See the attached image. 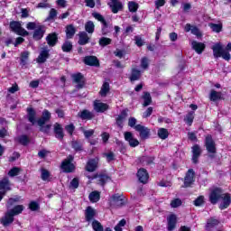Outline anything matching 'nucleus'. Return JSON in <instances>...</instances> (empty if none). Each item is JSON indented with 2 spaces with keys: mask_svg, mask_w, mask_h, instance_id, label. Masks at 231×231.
<instances>
[{
  "mask_svg": "<svg viewBox=\"0 0 231 231\" xmlns=\"http://www.w3.org/2000/svg\"><path fill=\"white\" fill-rule=\"evenodd\" d=\"M211 50H213V57L215 59H219L223 58L224 60H230L231 55L230 52L225 51V48H223V44L221 42H217L215 43L212 47Z\"/></svg>",
  "mask_w": 231,
  "mask_h": 231,
  "instance_id": "nucleus-1",
  "label": "nucleus"
},
{
  "mask_svg": "<svg viewBox=\"0 0 231 231\" xmlns=\"http://www.w3.org/2000/svg\"><path fill=\"white\" fill-rule=\"evenodd\" d=\"M196 182V171L194 169H189L183 178V189H190Z\"/></svg>",
  "mask_w": 231,
  "mask_h": 231,
  "instance_id": "nucleus-2",
  "label": "nucleus"
},
{
  "mask_svg": "<svg viewBox=\"0 0 231 231\" xmlns=\"http://www.w3.org/2000/svg\"><path fill=\"white\" fill-rule=\"evenodd\" d=\"M74 160H75V157L69 154L65 160L61 162V169L63 172L69 174L73 172L75 169H77V167L73 164Z\"/></svg>",
  "mask_w": 231,
  "mask_h": 231,
  "instance_id": "nucleus-3",
  "label": "nucleus"
},
{
  "mask_svg": "<svg viewBox=\"0 0 231 231\" xmlns=\"http://www.w3.org/2000/svg\"><path fill=\"white\" fill-rule=\"evenodd\" d=\"M204 144L206 150L209 154H216V152H217V148L216 147V141H214V138H212V134L206 135Z\"/></svg>",
  "mask_w": 231,
  "mask_h": 231,
  "instance_id": "nucleus-4",
  "label": "nucleus"
},
{
  "mask_svg": "<svg viewBox=\"0 0 231 231\" xmlns=\"http://www.w3.org/2000/svg\"><path fill=\"white\" fill-rule=\"evenodd\" d=\"M223 197V189L214 188L209 193V201L211 205H217L219 199Z\"/></svg>",
  "mask_w": 231,
  "mask_h": 231,
  "instance_id": "nucleus-5",
  "label": "nucleus"
},
{
  "mask_svg": "<svg viewBox=\"0 0 231 231\" xmlns=\"http://www.w3.org/2000/svg\"><path fill=\"white\" fill-rule=\"evenodd\" d=\"M97 185L101 187H106V184L108 181H111V177L106 173H96L92 177H88V180H97Z\"/></svg>",
  "mask_w": 231,
  "mask_h": 231,
  "instance_id": "nucleus-6",
  "label": "nucleus"
},
{
  "mask_svg": "<svg viewBox=\"0 0 231 231\" xmlns=\"http://www.w3.org/2000/svg\"><path fill=\"white\" fill-rule=\"evenodd\" d=\"M135 131L139 133V136L141 140H147L149 136H151V129L142 125H136L134 126Z\"/></svg>",
  "mask_w": 231,
  "mask_h": 231,
  "instance_id": "nucleus-7",
  "label": "nucleus"
},
{
  "mask_svg": "<svg viewBox=\"0 0 231 231\" xmlns=\"http://www.w3.org/2000/svg\"><path fill=\"white\" fill-rule=\"evenodd\" d=\"M137 178L143 185H147V183H149V172L145 168H140L137 171Z\"/></svg>",
  "mask_w": 231,
  "mask_h": 231,
  "instance_id": "nucleus-8",
  "label": "nucleus"
},
{
  "mask_svg": "<svg viewBox=\"0 0 231 231\" xmlns=\"http://www.w3.org/2000/svg\"><path fill=\"white\" fill-rule=\"evenodd\" d=\"M50 59V50L48 47L42 48L39 56L36 59L38 64H44Z\"/></svg>",
  "mask_w": 231,
  "mask_h": 231,
  "instance_id": "nucleus-9",
  "label": "nucleus"
},
{
  "mask_svg": "<svg viewBox=\"0 0 231 231\" xmlns=\"http://www.w3.org/2000/svg\"><path fill=\"white\" fill-rule=\"evenodd\" d=\"M73 82L77 85L78 89H82L86 86V79L84 75L80 72L72 75Z\"/></svg>",
  "mask_w": 231,
  "mask_h": 231,
  "instance_id": "nucleus-10",
  "label": "nucleus"
},
{
  "mask_svg": "<svg viewBox=\"0 0 231 231\" xmlns=\"http://www.w3.org/2000/svg\"><path fill=\"white\" fill-rule=\"evenodd\" d=\"M45 41H46L48 46H50V48H53V47L57 46V43L59 42V33H57V32L49 33L46 36Z\"/></svg>",
  "mask_w": 231,
  "mask_h": 231,
  "instance_id": "nucleus-11",
  "label": "nucleus"
},
{
  "mask_svg": "<svg viewBox=\"0 0 231 231\" xmlns=\"http://www.w3.org/2000/svg\"><path fill=\"white\" fill-rule=\"evenodd\" d=\"M125 142H128L130 147H138L140 145V141L134 138L133 133L131 132H125L124 134Z\"/></svg>",
  "mask_w": 231,
  "mask_h": 231,
  "instance_id": "nucleus-12",
  "label": "nucleus"
},
{
  "mask_svg": "<svg viewBox=\"0 0 231 231\" xmlns=\"http://www.w3.org/2000/svg\"><path fill=\"white\" fill-rule=\"evenodd\" d=\"M86 66H93L95 68H100V60L97 56H86L83 60Z\"/></svg>",
  "mask_w": 231,
  "mask_h": 231,
  "instance_id": "nucleus-13",
  "label": "nucleus"
},
{
  "mask_svg": "<svg viewBox=\"0 0 231 231\" xmlns=\"http://www.w3.org/2000/svg\"><path fill=\"white\" fill-rule=\"evenodd\" d=\"M192 163L195 165L199 162V156H201V147H199V144H194L192 147Z\"/></svg>",
  "mask_w": 231,
  "mask_h": 231,
  "instance_id": "nucleus-14",
  "label": "nucleus"
},
{
  "mask_svg": "<svg viewBox=\"0 0 231 231\" xmlns=\"http://www.w3.org/2000/svg\"><path fill=\"white\" fill-rule=\"evenodd\" d=\"M95 216H97V210L91 206L87 207L85 209V221H87V223L95 221Z\"/></svg>",
  "mask_w": 231,
  "mask_h": 231,
  "instance_id": "nucleus-15",
  "label": "nucleus"
},
{
  "mask_svg": "<svg viewBox=\"0 0 231 231\" xmlns=\"http://www.w3.org/2000/svg\"><path fill=\"white\" fill-rule=\"evenodd\" d=\"M53 133L55 134V138L62 142L64 140V128H62V125L59 123L54 124Z\"/></svg>",
  "mask_w": 231,
  "mask_h": 231,
  "instance_id": "nucleus-16",
  "label": "nucleus"
},
{
  "mask_svg": "<svg viewBox=\"0 0 231 231\" xmlns=\"http://www.w3.org/2000/svg\"><path fill=\"white\" fill-rule=\"evenodd\" d=\"M127 113H129V109L125 108L121 111L120 115L117 116L116 118V124L117 127H124V122H125V119L127 118Z\"/></svg>",
  "mask_w": 231,
  "mask_h": 231,
  "instance_id": "nucleus-17",
  "label": "nucleus"
},
{
  "mask_svg": "<svg viewBox=\"0 0 231 231\" xmlns=\"http://www.w3.org/2000/svg\"><path fill=\"white\" fill-rule=\"evenodd\" d=\"M154 160H156L154 156L143 155L137 158V163L141 165H154Z\"/></svg>",
  "mask_w": 231,
  "mask_h": 231,
  "instance_id": "nucleus-18",
  "label": "nucleus"
},
{
  "mask_svg": "<svg viewBox=\"0 0 231 231\" xmlns=\"http://www.w3.org/2000/svg\"><path fill=\"white\" fill-rule=\"evenodd\" d=\"M112 205H114V207H116L117 208L124 207V205H125L124 195H120V194L112 195Z\"/></svg>",
  "mask_w": 231,
  "mask_h": 231,
  "instance_id": "nucleus-19",
  "label": "nucleus"
},
{
  "mask_svg": "<svg viewBox=\"0 0 231 231\" xmlns=\"http://www.w3.org/2000/svg\"><path fill=\"white\" fill-rule=\"evenodd\" d=\"M184 32H186L187 33H189V32H191L192 35H196V37H198L199 39L200 37H203V34L201 33V31H199V28H198V26L191 25L190 23H186L184 27Z\"/></svg>",
  "mask_w": 231,
  "mask_h": 231,
  "instance_id": "nucleus-20",
  "label": "nucleus"
},
{
  "mask_svg": "<svg viewBox=\"0 0 231 231\" xmlns=\"http://www.w3.org/2000/svg\"><path fill=\"white\" fill-rule=\"evenodd\" d=\"M111 3L109 4V6L111 8L112 14H118L119 12H122L124 10V5L120 0H110Z\"/></svg>",
  "mask_w": 231,
  "mask_h": 231,
  "instance_id": "nucleus-21",
  "label": "nucleus"
},
{
  "mask_svg": "<svg viewBox=\"0 0 231 231\" xmlns=\"http://www.w3.org/2000/svg\"><path fill=\"white\" fill-rule=\"evenodd\" d=\"M220 199H222V203H220V205L218 206V208L220 210H225L226 208H228L230 207V204H231L230 193H224Z\"/></svg>",
  "mask_w": 231,
  "mask_h": 231,
  "instance_id": "nucleus-22",
  "label": "nucleus"
},
{
  "mask_svg": "<svg viewBox=\"0 0 231 231\" xmlns=\"http://www.w3.org/2000/svg\"><path fill=\"white\" fill-rule=\"evenodd\" d=\"M46 30H44V25H38L32 33V39L34 41H41L44 37Z\"/></svg>",
  "mask_w": 231,
  "mask_h": 231,
  "instance_id": "nucleus-23",
  "label": "nucleus"
},
{
  "mask_svg": "<svg viewBox=\"0 0 231 231\" xmlns=\"http://www.w3.org/2000/svg\"><path fill=\"white\" fill-rule=\"evenodd\" d=\"M168 225H167V230L172 231L174 228H176V225H178V217H176V214H171L167 217Z\"/></svg>",
  "mask_w": 231,
  "mask_h": 231,
  "instance_id": "nucleus-24",
  "label": "nucleus"
},
{
  "mask_svg": "<svg viewBox=\"0 0 231 231\" xmlns=\"http://www.w3.org/2000/svg\"><path fill=\"white\" fill-rule=\"evenodd\" d=\"M14 216L10 211H7L5 217L0 219V223L3 226H9V225L14 223Z\"/></svg>",
  "mask_w": 231,
  "mask_h": 231,
  "instance_id": "nucleus-25",
  "label": "nucleus"
},
{
  "mask_svg": "<svg viewBox=\"0 0 231 231\" xmlns=\"http://www.w3.org/2000/svg\"><path fill=\"white\" fill-rule=\"evenodd\" d=\"M78 116L81 120H93V118H95V115L93 114V112H91L88 109L80 110L78 113Z\"/></svg>",
  "mask_w": 231,
  "mask_h": 231,
  "instance_id": "nucleus-26",
  "label": "nucleus"
},
{
  "mask_svg": "<svg viewBox=\"0 0 231 231\" xmlns=\"http://www.w3.org/2000/svg\"><path fill=\"white\" fill-rule=\"evenodd\" d=\"M94 110L96 113H106L109 109V105L103 102H94Z\"/></svg>",
  "mask_w": 231,
  "mask_h": 231,
  "instance_id": "nucleus-27",
  "label": "nucleus"
},
{
  "mask_svg": "<svg viewBox=\"0 0 231 231\" xmlns=\"http://www.w3.org/2000/svg\"><path fill=\"white\" fill-rule=\"evenodd\" d=\"M191 46L196 53H198V55H201V53H203V51H205V49L207 48V45H205V43L196 41L192 42Z\"/></svg>",
  "mask_w": 231,
  "mask_h": 231,
  "instance_id": "nucleus-28",
  "label": "nucleus"
},
{
  "mask_svg": "<svg viewBox=\"0 0 231 231\" xmlns=\"http://www.w3.org/2000/svg\"><path fill=\"white\" fill-rule=\"evenodd\" d=\"M26 111H27L28 121L31 124H32V125H35L37 122V119H36L37 112L33 109V107H27Z\"/></svg>",
  "mask_w": 231,
  "mask_h": 231,
  "instance_id": "nucleus-29",
  "label": "nucleus"
},
{
  "mask_svg": "<svg viewBox=\"0 0 231 231\" xmlns=\"http://www.w3.org/2000/svg\"><path fill=\"white\" fill-rule=\"evenodd\" d=\"M140 79H142V70L133 68L129 77L130 82H136V80H140Z\"/></svg>",
  "mask_w": 231,
  "mask_h": 231,
  "instance_id": "nucleus-30",
  "label": "nucleus"
},
{
  "mask_svg": "<svg viewBox=\"0 0 231 231\" xmlns=\"http://www.w3.org/2000/svg\"><path fill=\"white\" fill-rule=\"evenodd\" d=\"M79 37L78 43L79 46H86V44L89 43V36L88 35V32H79Z\"/></svg>",
  "mask_w": 231,
  "mask_h": 231,
  "instance_id": "nucleus-31",
  "label": "nucleus"
},
{
  "mask_svg": "<svg viewBox=\"0 0 231 231\" xmlns=\"http://www.w3.org/2000/svg\"><path fill=\"white\" fill-rule=\"evenodd\" d=\"M97 167H98V162H97L96 159H90L86 165V171L88 172H95L97 171Z\"/></svg>",
  "mask_w": 231,
  "mask_h": 231,
  "instance_id": "nucleus-32",
  "label": "nucleus"
},
{
  "mask_svg": "<svg viewBox=\"0 0 231 231\" xmlns=\"http://www.w3.org/2000/svg\"><path fill=\"white\" fill-rule=\"evenodd\" d=\"M21 200L22 198L19 195H16L13 198H9L5 207L6 208H12V207H14V205H17V203H21Z\"/></svg>",
  "mask_w": 231,
  "mask_h": 231,
  "instance_id": "nucleus-33",
  "label": "nucleus"
},
{
  "mask_svg": "<svg viewBox=\"0 0 231 231\" xmlns=\"http://www.w3.org/2000/svg\"><path fill=\"white\" fill-rule=\"evenodd\" d=\"M70 145L75 152H82V151H84V144L79 140L71 141Z\"/></svg>",
  "mask_w": 231,
  "mask_h": 231,
  "instance_id": "nucleus-34",
  "label": "nucleus"
},
{
  "mask_svg": "<svg viewBox=\"0 0 231 231\" xmlns=\"http://www.w3.org/2000/svg\"><path fill=\"white\" fill-rule=\"evenodd\" d=\"M65 33L67 39H73V37H75V33H77V29L73 24H69L66 26Z\"/></svg>",
  "mask_w": 231,
  "mask_h": 231,
  "instance_id": "nucleus-35",
  "label": "nucleus"
},
{
  "mask_svg": "<svg viewBox=\"0 0 231 231\" xmlns=\"http://www.w3.org/2000/svg\"><path fill=\"white\" fill-rule=\"evenodd\" d=\"M20 145H23V147H26L28 143H30V137L26 134H22L14 139Z\"/></svg>",
  "mask_w": 231,
  "mask_h": 231,
  "instance_id": "nucleus-36",
  "label": "nucleus"
},
{
  "mask_svg": "<svg viewBox=\"0 0 231 231\" xmlns=\"http://www.w3.org/2000/svg\"><path fill=\"white\" fill-rule=\"evenodd\" d=\"M142 98L143 100V107H147V106H151L152 104V97H151V93L147 91L143 92Z\"/></svg>",
  "mask_w": 231,
  "mask_h": 231,
  "instance_id": "nucleus-37",
  "label": "nucleus"
},
{
  "mask_svg": "<svg viewBox=\"0 0 231 231\" xmlns=\"http://www.w3.org/2000/svg\"><path fill=\"white\" fill-rule=\"evenodd\" d=\"M222 95L223 94L221 92L212 89L209 94V99L211 102H217V100H221V98H223Z\"/></svg>",
  "mask_w": 231,
  "mask_h": 231,
  "instance_id": "nucleus-38",
  "label": "nucleus"
},
{
  "mask_svg": "<svg viewBox=\"0 0 231 231\" xmlns=\"http://www.w3.org/2000/svg\"><path fill=\"white\" fill-rule=\"evenodd\" d=\"M88 199L91 203H98L100 201V191H92L88 196Z\"/></svg>",
  "mask_w": 231,
  "mask_h": 231,
  "instance_id": "nucleus-39",
  "label": "nucleus"
},
{
  "mask_svg": "<svg viewBox=\"0 0 231 231\" xmlns=\"http://www.w3.org/2000/svg\"><path fill=\"white\" fill-rule=\"evenodd\" d=\"M24 210L23 205H16L14 206L9 212H11L14 216H19V214H23V211Z\"/></svg>",
  "mask_w": 231,
  "mask_h": 231,
  "instance_id": "nucleus-40",
  "label": "nucleus"
},
{
  "mask_svg": "<svg viewBox=\"0 0 231 231\" xmlns=\"http://www.w3.org/2000/svg\"><path fill=\"white\" fill-rule=\"evenodd\" d=\"M21 26V22L17 21H11L9 23V28L11 32H14V33H16L20 30Z\"/></svg>",
  "mask_w": 231,
  "mask_h": 231,
  "instance_id": "nucleus-41",
  "label": "nucleus"
},
{
  "mask_svg": "<svg viewBox=\"0 0 231 231\" xmlns=\"http://www.w3.org/2000/svg\"><path fill=\"white\" fill-rule=\"evenodd\" d=\"M157 134L161 140H167V138H169V130L166 128H159Z\"/></svg>",
  "mask_w": 231,
  "mask_h": 231,
  "instance_id": "nucleus-42",
  "label": "nucleus"
},
{
  "mask_svg": "<svg viewBox=\"0 0 231 231\" xmlns=\"http://www.w3.org/2000/svg\"><path fill=\"white\" fill-rule=\"evenodd\" d=\"M61 50H62V51H64V53H69V51H71L73 50V43H71V42H69V41H66L62 44Z\"/></svg>",
  "mask_w": 231,
  "mask_h": 231,
  "instance_id": "nucleus-43",
  "label": "nucleus"
},
{
  "mask_svg": "<svg viewBox=\"0 0 231 231\" xmlns=\"http://www.w3.org/2000/svg\"><path fill=\"white\" fill-rule=\"evenodd\" d=\"M51 173H50V171L46 169H42V175L41 179L42 181H51Z\"/></svg>",
  "mask_w": 231,
  "mask_h": 231,
  "instance_id": "nucleus-44",
  "label": "nucleus"
},
{
  "mask_svg": "<svg viewBox=\"0 0 231 231\" xmlns=\"http://www.w3.org/2000/svg\"><path fill=\"white\" fill-rule=\"evenodd\" d=\"M109 83L107 82H104L102 87H101V89L99 91V95L101 97H107V93H109Z\"/></svg>",
  "mask_w": 231,
  "mask_h": 231,
  "instance_id": "nucleus-45",
  "label": "nucleus"
},
{
  "mask_svg": "<svg viewBox=\"0 0 231 231\" xmlns=\"http://www.w3.org/2000/svg\"><path fill=\"white\" fill-rule=\"evenodd\" d=\"M219 225V220L216 218H211L207 221L206 230H209L210 228H214V226H217Z\"/></svg>",
  "mask_w": 231,
  "mask_h": 231,
  "instance_id": "nucleus-46",
  "label": "nucleus"
},
{
  "mask_svg": "<svg viewBox=\"0 0 231 231\" xmlns=\"http://www.w3.org/2000/svg\"><path fill=\"white\" fill-rule=\"evenodd\" d=\"M111 42H113V40L111 38L101 37L99 39V46H101L102 48H106V46H109Z\"/></svg>",
  "mask_w": 231,
  "mask_h": 231,
  "instance_id": "nucleus-47",
  "label": "nucleus"
},
{
  "mask_svg": "<svg viewBox=\"0 0 231 231\" xmlns=\"http://www.w3.org/2000/svg\"><path fill=\"white\" fill-rule=\"evenodd\" d=\"M102 24V28H101V32H102V35H107V33H110L111 31L108 30V28H111V26H109V23H107V21H103L101 23Z\"/></svg>",
  "mask_w": 231,
  "mask_h": 231,
  "instance_id": "nucleus-48",
  "label": "nucleus"
},
{
  "mask_svg": "<svg viewBox=\"0 0 231 231\" xmlns=\"http://www.w3.org/2000/svg\"><path fill=\"white\" fill-rule=\"evenodd\" d=\"M29 210L32 212H37V210H41V205L35 200H32L29 203Z\"/></svg>",
  "mask_w": 231,
  "mask_h": 231,
  "instance_id": "nucleus-49",
  "label": "nucleus"
},
{
  "mask_svg": "<svg viewBox=\"0 0 231 231\" xmlns=\"http://www.w3.org/2000/svg\"><path fill=\"white\" fill-rule=\"evenodd\" d=\"M138 8H139L138 3L134 1L128 2L129 12H132L133 14H134L135 12H138Z\"/></svg>",
  "mask_w": 231,
  "mask_h": 231,
  "instance_id": "nucleus-50",
  "label": "nucleus"
},
{
  "mask_svg": "<svg viewBox=\"0 0 231 231\" xmlns=\"http://www.w3.org/2000/svg\"><path fill=\"white\" fill-rule=\"evenodd\" d=\"M92 228L94 231H104V226L98 220L92 221Z\"/></svg>",
  "mask_w": 231,
  "mask_h": 231,
  "instance_id": "nucleus-51",
  "label": "nucleus"
},
{
  "mask_svg": "<svg viewBox=\"0 0 231 231\" xmlns=\"http://www.w3.org/2000/svg\"><path fill=\"white\" fill-rule=\"evenodd\" d=\"M184 121L188 125H192V124L194 123V112H189Z\"/></svg>",
  "mask_w": 231,
  "mask_h": 231,
  "instance_id": "nucleus-52",
  "label": "nucleus"
},
{
  "mask_svg": "<svg viewBox=\"0 0 231 231\" xmlns=\"http://www.w3.org/2000/svg\"><path fill=\"white\" fill-rule=\"evenodd\" d=\"M85 30L88 33H93L95 32V23L92 21H88L85 24Z\"/></svg>",
  "mask_w": 231,
  "mask_h": 231,
  "instance_id": "nucleus-53",
  "label": "nucleus"
},
{
  "mask_svg": "<svg viewBox=\"0 0 231 231\" xmlns=\"http://www.w3.org/2000/svg\"><path fill=\"white\" fill-rule=\"evenodd\" d=\"M104 156L106 157L107 163H111V162H115L116 160L115 152H105Z\"/></svg>",
  "mask_w": 231,
  "mask_h": 231,
  "instance_id": "nucleus-54",
  "label": "nucleus"
},
{
  "mask_svg": "<svg viewBox=\"0 0 231 231\" xmlns=\"http://www.w3.org/2000/svg\"><path fill=\"white\" fill-rule=\"evenodd\" d=\"M210 28H211V30H213V32H216V33H219L223 30V24H221V23H211Z\"/></svg>",
  "mask_w": 231,
  "mask_h": 231,
  "instance_id": "nucleus-55",
  "label": "nucleus"
},
{
  "mask_svg": "<svg viewBox=\"0 0 231 231\" xmlns=\"http://www.w3.org/2000/svg\"><path fill=\"white\" fill-rule=\"evenodd\" d=\"M19 172H21V169L18 167H13L9 171H8V176L11 178H14V176H18Z\"/></svg>",
  "mask_w": 231,
  "mask_h": 231,
  "instance_id": "nucleus-56",
  "label": "nucleus"
},
{
  "mask_svg": "<svg viewBox=\"0 0 231 231\" xmlns=\"http://www.w3.org/2000/svg\"><path fill=\"white\" fill-rule=\"evenodd\" d=\"M28 57H30V52L23 51L21 53V64L23 66H26V61L28 60Z\"/></svg>",
  "mask_w": 231,
  "mask_h": 231,
  "instance_id": "nucleus-57",
  "label": "nucleus"
},
{
  "mask_svg": "<svg viewBox=\"0 0 231 231\" xmlns=\"http://www.w3.org/2000/svg\"><path fill=\"white\" fill-rule=\"evenodd\" d=\"M183 202L180 199H174L171 202V208H178V207H181Z\"/></svg>",
  "mask_w": 231,
  "mask_h": 231,
  "instance_id": "nucleus-58",
  "label": "nucleus"
},
{
  "mask_svg": "<svg viewBox=\"0 0 231 231\" xmlns=\"http://www.w3.org/2000/svg\"><path fill=\"white\" fill-rule=\"evenodd\" d=\"M204 204H205V197L204 196H199L194 200L195 207H201V205H204Z\"/></svg>",
  "mask_w": 231,
  "mask_h": 231,
  "instance_id": "nucleus-59",
  "label": "nucleus"
},
{
  "mask_svg": "<svg viewBox=\"0 0 231 231\" xmlns=\"http://www.w3.org/2000/svg\"><path fill=\"white\" fill-rule=\"evenodd\" d=\"M8 185H10L8 180L0 181V190H10V187H8Z\"/></svg>",
  "mask_w": 231,
  "mask_h": 231,
  "instance_id": "nucleus-60",
  "label": "nucleus"
},
{
  "mask_svg": "<svg viewBox=\"0 0 231 231\" xmlns=\"http://www.w3.org/2000/svg\"><path fill=\"white\" fill-rule=\"evenodd\" d=\"M141 68L143 69H149V58L143 57L141 60Z\"/></svg>",
  "mask_w": 231,
  "mask_h": 231,
  "instance_id": "nucleus-61",
  "label": "nucleus"
},
{
  "mask_svg": "<svg viewBox=\"0 0 231 231\" xmlns=\"http://www.w3.org/2000/svg\"><path fill=\"white\" fill-rule=\"evenodd\" d=\"M65 131L70 135L73 136V133H75V125L69 124L65 126Z\"/></svg>",
  "mask_w": 231,
  "mask_h": 231,
  "instance_id": "nucleus-62",
  "label": "nucleus"
},
{
  "mask_svg": "<svg viewBox=\"0 0 231 231\" xmlns=\"http://www.w3.org/2000/svg\"><path fill=\"white\" fill-rule=\"evenodd\" d=\"M55 17H57V10L55 8H51L47 17V21H53Z\"/></svg>",
  "mask_w": 231,
  "mask_h": 231,
  "instance_id": "nucleus-63",
  "label": "nucleus"
},
{
  "mask_svg": "<svg viewBox=\"0 0 231 231\" xmlns=\"http://www.w3.org/2000/svg\"><path fill=\"white\" fill-rule=\"evenodd\" d=\"M79 185H80V180H79V178L76 177L72 179V180L70 181V189H77Z\"/></svg>",
  "mask_w": 231,
  "mask_h": 231,
  "instance_id": "nucleus-64",
  "label": "nucleus"
}]
</instances>
